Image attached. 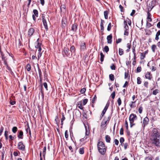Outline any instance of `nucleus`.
I'll use <instances>...</instances> for the list:
<instances>
[{"instance_id": "1", "label": "nucleus", "mask_w": 160, "mask_h": 160, "mask_svg": "<svg viewBox=\"0 0 160 160\" xmlns=\"http://www.w3.org/2000/svg\"><path fill=\"white\" fill-rule=\"evenodd\" d=\"M151 140L152 143L157 147H160L159 138L160 134L158 129L155 128L152 131Z\"/></svg>"}, {"instance_id": "2", "label": "nucleus", "mask_w": 160, "mask_h": 160, "mask_svg": "<svg viewBox=\"0 0 160 160\" xmlns=\"http://www.w3.org/2000/svg\"><path fill=\"white\" fill-rule=\"evenodd\" d=\"M97 147L99 152L102 155H104L106 153L107 147L102 142L99 141L97 144Z\"/></svg>"}, {"instance_id": "3", "label": "nucleus", "mask_w": 160, "mask_h": 160, "mask_svg": "<svg viewBox=\"0 0 160 160\" xmlns=\"http://www.w3.org/2000/svg\"><path fill=\"white\" fill-rule=\"evenodd\" d=\"M156 1L152 0L147 4V9L148 11H151L155 5Z\"/></svg>"}, {"instance_id": "4", "label": "nucleus", "mask_w": 160, "mask_h": 160, "mask_svg": "<svg viewBox=\"0 0 160 160\" xmlns=\"http://www.w3.org/2000/svg\"><path fill=\"white\" fill-rule=\"evenodd\" d=\"M63 52H62V54L64 57L65 56L70 57L72 55V54H71L68 52V48L67 47H64L63 50Z\"/></svg>"}, {"instance_id": "5", "label": "nucleus", "mask_w": 160, "mask_h": 160, "mask_svg": "<svg viewBox=\"0 0 160 160\" xmlns=\"http://www.w3.org/2000/svg\"><path fill=\"white\" fill-rule=\"evenodd\" d=\"M67 18L66 17H63L62 20V28L64 29L67 26Z\"/></svg>"}, {"instance_id": "6", "label": "nucleus", "mask_w": 160, "mask_h": 160, "mask_svg": "<svg viewBox=\"0 0 160 160\" xmlns=\"http://www.w3.org/2000/svg\"><path fill=\"white\" fill-rule=\"evenodd\" d=\"M18 149L20 150L24 151L25 150V146L23 144L22 141L19 142L18 143Z\"/></svg>"}, {"instance_id": "7", "label": "nucleus", "mask_w": 160, "mask_h": 160, "mask_svg": "<svg viewBox=\"0 0 160 160\" xmlns=\"http://www.w3.org/2000/svg\"><path fill=\"white\" fill-rule=\"evenodd\" d=\"M137 119V117L136 115L133 113L131 114L129 117V120L130 122H134Z\"/></svg>"}, {"instance_id": "8", "label": "nucleus", "mask_w": 160, "mask_h": 160, "mask_svg": "<svg viewBox=\"0 0 160 160\" xmlns=\"http://www.w3.org/2000/svg\"><path fill=\"white\" fill-rule=\"evenodd\" d=\"M86 49V43L84 41L80 43V50L81 51H84Z\"/></svg>"}, {"instance_id": "9", "label": "nucleus", "mask_w": 160, "mask_h": 160, "mask_svg": "<svg viewBox=\"0 0 160 160\" xmlns=\"http://www.w3.org/2000/svg\"><path fill=\"white\" fill-rule=\"evenodd\" d=\"M149 119L147 117H146L145 118H144L143 121V125H142V127L143 128H144V127L147 125L149 122Z\"/></svg>"}, {"instance_id": "10", "label": "nucleus", "mask_w": 160, "mask_h": 160, "mask_svg": "<svg viewBox=\"0 0 160 160\" xmlns=\"http://www.w3.org/2000/svg\"><path fill=\"white\" fill-rule=\"evenodd\" d=\"M18 138L22 139L23 138V133L22 130H19L18 131Z\"/></svg>"}, {"instance_id": "11", "label": "nucleus", "mask_w": 160, "mask_h": 160, "mask_svg": "<svg viewBox=\"0 0 160 160\" xmlns=\"http://www.w3.org/2000/svg\"><path fill=\"white\" fill-rule=\"evenodd\" d=\"M112 35L111 34L107 37V43L109 44H111L112 41Z\"/></svg>"}, {"instance_id": "12", "label": "nucleus", "mask_w": 160, "mask_h": 160, "mask_svg": "<svg viewBox=\"0 0 160 160\" xmlns=\"http://www.w3.org/2000/svg\"><path fill=\"white\" fill-rule=\"evenodd\" d=\"M34 29L33 28H30L28 30V34L29 37H31L32 35L34 32Z\"/></svg>"}, {"instance_id": "13", "label": "nucleus", "mask_w": 160, "mask_h": 160, "mask_svg": "<svg viewBox=\"0 0 160 160\" xmlns=\"http://www.w3.org/2000/svg\"><path fill=\"white\" fill-rule=\"evenodd\" d=\"M78 28V25L76 23H74L72 25L71 28V30L74 32H75Z\"/></svg>"}, {"instance_id": "14", "label": "nucleus", "mask_w": 160, "mask_h": 160, "mask_svg": "<svg viewBox=\"0 0 160 160\" xmlns=\"http://www.w3.org/2000/svg\"><path fill=\"white\" fill-rule=\"evenodd\" d=\"M145 77L146 78L148 79L149 80H151L152 78V75L151 74L150 72H147L145 75Z\"/></svg>"}, {"instance_id": "15", "label": "nucleus", "mask_w": 160, "mask_h": 160, "mask_svg": "<svg viewBox=\"0 0 160 160\" xmlns=\"http://www.w3.org/2000/svg\"><path fill=\"white\" fill-rule=\"evenodd\" d=\"M42 22L45 30L46 31H47L48 29V27L47 25L46 20H43L42 21Z\"/></svg>"}, {"instance_id": "16", "label": "nucleus", "mask_w": 160, "mask_h": 160, "mask_svg": "<svg viewBox=\"0 0 160 160\" xmlns=\"http://www.w3.org/2000/svg\"><path fill=\"white\" fill-rule=\"evenodd\" d=\"M82 101H79L78 102L77 105L78 108H79L80 109L83 110V107L82 106Z\"/></svg>"}, {"instance_id": "17", "label": "nucleus", "mask_w": 160, "mask_h": 160, "mask_svg": "<svg viewBox=\"0 0 160 160\" xmlns=\"http://www.w3.org/2000/svg\"><path fill=\"white\" fill-rule=\"evenodd\" d=\"M104 23V21L101 19V22L100 23V28H101V30L102 32H103L104 29V27L103 25V23Z\"/></svg>"}, {"instance_id": "18", "label": "nucleus", "mask_w": 160, "mask_h": 160, "mask_svg": "<svg viewBox=\"0 0 160 160\" xmlns=\"http://www.w3.org/2000/svg\"><path fill=\"white\" fill-rule=\"evenodd\" d=\"M104 119H103V121L101 123V127L102 128H104L107 126V122L106 121H104Z\"/></svg>"}, {"instance_id": "19", "label": "nucleus", "mask_w": 160, "mask_h": 160, "mask_svg": "<svg viewBox=\"0 0 160 160\" xmlns=\"http://www.w3.org/2000/svg\"><path fill=\"white\" fill-rule=\"evenodd\" d=\"M111 139V138L109 135H106L105 136V140L107 142L110 143V142Z\"/></svg>"}, {"instance_id": "20", "label": "nucleus", "mask_w": 160, "mask_h": 160, "mask_svg": "<svg viewBox=\"0 0 160 160\" xmlns=\"http://www.w3.org/2000/svg\"><path fill=\"white\" fill-rule=\"evenodd\" d=\"M70 50L72 54V53H74L75 52L76 49L75 47L73 45L70 48Z\"/></svg>"}, {"instance_id": "21", "label": "nucleus", "mask_w": 160, "mask_h": 160, "mask_svg": "<svg viewBox=\"0 0 160 160\" xmlns=\"http://www.w3.org/2000/svg\"><path fill=\"white\" fill-rule=\"evenodd\" d=\"M40 90L41 92V93L42 97V99H43L44 98V91L42 88V85H41Z\"/></svg>"}, {"instance_id": "22", "label": "nucleus", "mask_w": 160, "mask_h": 160, "mask_svg": "<svg viewBox=\"0 0 160 160\" xmlns=\"http://www.w3.org/2000/svg\"><path fill=\"white\" fill-rule=\"evenodd\" d=\"M100 60L101 62H102L104 60V55L103 54L102 52H101L100 53Z\"/></svg>"}, {"instance_id": "23", "label": "nucleus", "mask_w": 160, "mask_h": 160, "mask_svg": "<svg viewBox=\"0 0 160 160\" xmlns=\"http://www.w3.org/2000/svg\"><path fill=\"white\" fill-rule=\"evenodd\" d=\"M160 35V30H159L157 33L156 35L155 39L158 41L159 39V36Z\"/></svg>"}, {"instance_id": "24", "label": "nucleus", "mask_w": 160, "mask_h": 160, "mask_svg": "<svg viewBox=\"0 0 160 160\" xmlns=\"http://www.w3.org/2000/svg\"><path fill=\"white\" fill-rule=\"evenodd\" d=\"M33 13L34 14H33L32 15H34L37 17H38V12L37 10L34 9L33 11Z\"/></svg>"}, {"instance_id": "25", "label": "nucleus", "mask_w": 160, "mask_h": 160, "mask_svg": "<svg viewBox=\"0 0 160 160\" xmlns=\"http://www.w3.org/2000/svg\"><path fill=\"white\" fill-rule=\"evenodd\" d=\"M108 12L107 11H105L104 12V15L105 19H107Z\"/></svg>"}, {"instance_id": "26", "label": "nucleus", "mask_w": 160, "mask_h": 160, "mask_svg": "<svg viewBox=\"0 0 160 160\" xmlns=\"http://www.w3.org/2000/svg\"><path fill=\"white\" fill-rule=\"evenodd\" d=\"M18 129L16 127V126L12 128V132L14 133H15L17 131Z\"/></svg>"}, {"instance_id": "27", "label": "nucleus", "mask_w": 160, "mask_h": 160, "mask_svg": "<svg viewBox=\"0 0 160 160\" xmlns=\"http://www.w3.org/2000/svg\"><path fill=\"white\" fill-rule=\"evenodd\" d=\"M127 47L128 49L126 50L127 52H129L130 51V49L131 47V45L130 43H128L127 44Z\"/></svg>"}, {"instance_id": "28", "label": "nucleus", "mask_w": 160, "mask_h": 160, "mask_svg": "<svg viewBox=\"0 0 160 160\" xmlns=\"http://www.w3.org/2000/svg\"><path fill=\"white\" fill-rule=\"evenodd\" d=\"M46 146L44 147L43 151L42 152L43 157H44V159L45 158V155L46 154Z\"/></svg>"}, {"instance_id": "29", "label": "nucleus", "mask_w": 160, "mask_h": 160, "mask_svg": "<svg viewBox=\"0 0 160 160\" xmlns=\"http://www.w3.org/2000/svg\"><path fill=\"white\" fill-rule=\"evenodd\" d=\"M109 51V48L108 46H105L104 49H103V51L105 52L106 53H107Z\"/></svg>"}, {"instance_id": "30", "label": "nucleus", "mask_w": 160, "mask_h": 160, "mask_svg": "<svg viewBox=\"0 0 160 160\" xmlns=\"http://www.w3.org/2000/svg\"><path fill=\"white\" fill-rule=\"evenodd\" d=\"M119 53L120 55L121 56L123 54L124 51L121 48L119 49Z\"/></svg>"}, {"instance_id": "31", "label": "nucleus", "mask_w": 160, "mask_h": 160, "mask_svg": "<svg viewBox=\"0 0 160 160\" xmlns=\"http://www.w3.org/2000/svg\"><path fill=\"white\" fill-rule=\"evenodd\" d=\"M109 79L112 81H113L114 79V76L112 74H110L109 75Z\"/></svg>"}, {"instance_id": "32", "label": "nucleus", "mask_w": 160, "mask_h": 160, "mask_svg": "<svg viewBox=\"0 0 160 160\" xmlns=\"http://www.w3.org/2000/svg\"><path fill=\"white\" fill-rule=\"evenodd\" d=\"M55 121L56 124L58 125L60 121L58 119V116H57L55 117Z\"/></svg>"}, {"instance_id": "33", "label": "nucleus", "mask_w": 160, "mask_h": 160, "mask_svg": "<svg viewBox=\"0 0 160 160\" xmlns=\"http://www.w3.org/2000/svg\"><path fill=\"white\" fill-rule=\"evenodd\" d=\"M79 152L80 154H83L84 153V148H80L79 149Z\"/></svg>"}, {"instance_id": "34", "label": "nucleus", "mask_w": 160, "mask_h": 160, "mask_svg": "<svg viewBox=\"0 0 160 160\" xmlns=\"http://www.w3.org/2000/svg\"><path fill=\"white\" fill-rule=\"evenodd\" d=\"M26 69L28 71H29L31 69V67L30 64H28L26 66Z\"/></svg>"}, {"instance_id": "35", "label": "nucleus", "mask_w": 160, "mask_h": 160, "mask_svg": "<svg viewBox=\"0 0 160 160\" xmlns=\"http://www.w3.org/2000/svg\"><path fill=\"white\" fill-rule=\"evenodd\" d=\"M97 100V97L96 95H95L93 98H92V103L94 104L95 103V101Z\"/></svg>"}, {"instance_id": "36", "label": "nucleus", "mask_w": 160, "mask_h": 160, "mask_svg": "<svg viewBox=\"0 0 160 160\" xmlns=\"http://www.w3.org/2000/svg\"><path fill=\"white\" fill-rule=\"evenodd\" d=\"M38 73L39 75V77L42 76V72L41 69L39 68V67L38 65Z\"/></svg>"}, {"instance_id": "37", "label": "nucleus", "mask_w": 160, "mask_h": 160, "mask_svg": "<svg viewBox=\"0 0 160 160\" xmlns=\"http://www.w3.org/2000/svg\"><path fill=\"white\" fill-rule=\"evenodd\" d=\"M159 90L158 89H156L154 90L152 92V94L154 95H156L157 94L159 93Z\"/></svg>"}, {"instance_id": "38", "label": "nucleus", "mask_w": 160, "mask_h": 160, "mask_svg": "<svg viewBox=\"0 0 160 160\" xmlns=\"http://www.w3.org/2000/svg\"><path fill=\"white\" fill-rule=\"evenodd\" d=\"M124 138H123L121 137L120 138V142L121 143V145H122V144H123V142H124Z\"/></svg>"}, {"instance_id": "39", "label": "nucleus", "mask_w": 160, "mask_h": 160, "mask_svg": "<svg viewBox=\"0 0 160 160\" xmlns=\"http://www.w3.org/2000/svg\"><path fill=\"white\" fill-rule=\"evenodd\" d=\"M156 45L155 44L152 45V52H155V50L156 48Z\"/></svg>"}, {"instance_id": "40", "label": "nucleus", "mask_w": 160, "mask_h": 160, "mask_svg": "<svg viewBox=\"0 0 160 160\" xmlns=\"http://www.w3.org/2000/svg\"><path fill=\"white\" fill-rule=\"evenodd\" d=\"M136 47V45H134V44H133L132 45V52L133 54L136 53H135V48Z\"/></svg>"}, {"instance_id": "41", "label": "nucleus", "mask_w": 160, "mask_h": 160, "mask_svg": "<svg viewBox=\"0 0 160 160\" xmlns=\"http://www.w3.org/2000/svg\"><path fill=\"white\" fill-rule=\"evenodd\" d=\"M65 117L63 115V113H62V118L61 119V123L62 125V124H63V121H64L65 120Z\"/></svg>"}, {"instance_id": "42", "label": "nucleus", "mask_w": 160, "mask_h": 160, "mask_svg": "<svg viewBox=\"0 0 160 160\" xmlns=\"http://www.w3.org/2000/svg\"><path fill=\"white\" fill-rule=\"evenodd\" d=\"M137 72H140L142 70V68L141 66L138 67L137 68Z\"/></svg>"}, {"instance_id": "43", "label": "nucleus", "mask_w": 160, "mask_h": 160, "mask_svg": "<svg viewBox=\"0 0 160 160\" xmlns=\"http://www.w3.org/2000/svg\"><path fill=\"white\" fill-rule=\"evenodd\" d=\"M140 54V59H141L142 60L145 57L146 55L145 54H144L143 53H141Z\"/></svg>"}, {"instance_id": "44", "label": "nucleus", "mask_w": 160, "mask_h": 160, "mask_svg": "<svg viewBox=\"0 0 160 160\" xmlns=\"http://www.w3.org/2000/svg\"><path fill=\"white\" fill-rule=\"evenodd\" d=\"M137 80L138 84H140L142 82L140 77H138L137 78Z\"/></svg>"}, {"instance_id": "45", "label": "nucleus", "mask_w": 160, "mask_h": 160, "mask_svg": "<svg viewBox=\"0 0 160 160\" xmlns=\"http://www.w3.org/2000/svg\"><path fill=\"white\" fill-rule=\"evenodd\" d=\"M42 45V44L41 43H38L37 44V45H35V47L36 48H38L39 47H41Z\"/></svg>"}, {"instance_id": "46", "label": "nucleus", "mask_w": 160, "mask_h": 160, "mask_svg": "<svg viewBox=\"0 0 160 160\" xmlns=\"http://www.w3.org/2000/svg\"><path fill=\"white\" fill-rule=\"evenodd\" d=\"M111 23L110 22L109 23L108 28H107V30L108 31H110L111 30Z\"/></svg>"}, {"instance_id": "47", "label": "nucleus", "mask_w": 160, "mask_h": 160, "mask_svg": "<svg viewBox=\"0 0 160 160\" xmlns=\"http://www.w3.org/2000/svg\"><path fill=\"white\" fill-rule=\"evenodd\" d=\"M111 97L112 98L114 99L115 97V91H113L112 93L111 94Z\"/></svg>"}, {"instance_id": "48", "label": "nucleus", "mask_w": 160, "mask_h": 160, "mask_svg": "<svg viewBox=\"0 0 160 160\" xmlns=\"http://www.w3.org/2000/svg\"><path fill=\"white\" fill-rule=\"evenodd\" d=\"M124 125L126 128V129H128V122L126 120H125L124 123Z\"/></svg>"}, {"instance_id": "49", "label": "nucleus", "mask_w": 160, "mask_h": 160, "mask_svg": "<svg viewBox=\"0 0 160 160\" xmlns=\"http://www.w3.org/2000/svg\"><path fill=\"white\" fill-rule=\"evenodd\" d=\"M88 99H85L83 101V105H85L88 102Z\"/></svg>"}, {"instance_id": "50", "label": "nucleus", "mask_w": 160, "mask_h": 160, "mask_svg": "<svg viewBox=\"0 0 160 160\" xmlns=\"http://www.w3.org/2000/svg\"><path fill=\"white\" fill-rule=\"evenodd\" d=\"M117 102L118 106H120L122 103V101L120 98H119L117 100Z\"/></svg>"}, {"instance_id": "51", "label": "nucleus", "mask_w": 160, "mask_h": 160, "mask_svg": "<svg viewBox=\"0 0 160 160\" xmlns=\"http://www.w3.org/2000/svg\"><path fill=\"white\" fill-rule=\"evenodd\" d=\"M5 153V152L4 149V147L3 148V149L2 150V159H3L4 158V154Z\"/></svg>"}, {"instance_id": "52", "label": "nucleus", "mask_w": 160, "mask_h": 160, "mask_svg": "<svg viewBox=\"0 0 160 160\" xmlns=\"http://www.w3.org/2000/svg\"><path fill=\"white\" fill-rule=\"evenodd\" d=\"M4 135L6 139L7 140L8 139V132L7 131H5Z\"/></svg>"}, {"instance_id": "53", "label": "nucleus", "mask_w": 160, "mask_h": 160, "mask_svg": "<svg viewBox=\"0 0 160 160\" xmlns=\"http://www.w3.org/2000/svg\"><path fill=\"white\" fill-rule=\"evenodd\" d=\"M86 91V88H82L81 89L80 92L81 93L83 94Z\"/></svg>"}, {"instance_id": "54", "label": "nucleus", "mask_w": 160, "mask_h": 160, "mask_svg": "<svg viewBox=\"0 0 160 160\" xmlns=\"http://www.w3.org/2000/svg\"><path fill=\"white\" fill-rule=\"evenodd\" d=\"M142 106H140L139 107L138 109V112L140 114H141L142 113Z\"/></svg>"}, {"instance_id": "55", "label": "nucleus", "mask_w": 160, "mask_h": 160, "mask_svg": "<svg viewBox=\"0 0 160 160\" xmlns=\"http://www.w3.org/2000/svg\"><path fill=\"white\" fill-rule=\"evenodd\" d=\"M109 105V102H108L106 103L105 106V107L104 109L107 110L108 108Z\"/></svg>"}, {"instance_id": "56", "label": "nucleus", "mask_w": 160, "mask_h": 160, "mask_svg": "<svg viewBox=\"0 0 160 160\" xmlns=\"http://www.w3.org/2000/svg\"><path fill=\"white\" fill-rule=\"evenodd\" d=\"M152 26V25L151 23L147 22V23H146V26L148 28H149L151 27Z\"/></svg>"}, {"instance_id": "57", "label": "nucleus", "mask_w": 160, "mask_h": 160, "mask_svg": "<svg viewBox=\"0 0 160 160\" xmlns=\"http://www.w3.org/2000/svg\"><path fill=\"white\" fill-rule=\"evenodd\" d=\"M4 128L2 126H1L0 129V136L2 135V133L3 132Z\"/></svg>"}, {"instance_id": "58", "label": "nucleus", "mask_w": 160, "mask_h": 160, "mask_svg": "<svg viewBox=\"0 0 160 160\" xmlns=\"http://www.w3.org/2000/svg\"><path fill=\"white\" fill-rule=\"evenodd\" d=\"M119 8L121 12H122L124 11V9H123V7L121 5H119Z\"/></svg>"}, {"instance_id": "59", "label": "nucleus", "mask_w": 160, "mask_h": 160, "mask_svg": "<svg viewBox=\"0 0 160 160\" xmlns=\"http://www.w3.org/2000/svg\"><path fill=\"white\" fill-rule=\"evenodd\" d=\"M127 23L128 24L129 26H130L131 25V21L128 18H127Z\"/></svg>"}, {"instance_id": "60", "label": "nucleus", "mask_w": 160, "mask_h": 160, "mask_svg": "<svg viewBox=\"0 0 160 160\" xmlns=\"http://www.w3.org/2000/svg\"><path fill=\"white\" fill-rule=\"evenodd\" d=\"M110 68L111 69L115 70L116 69V66L113 64H112V65L110 66Z\"/></svg>"}, {"instance_id": "61", "label": "nucleus", "mask_w": 160, "mask_h": 160, "mask_svg": "<svg viewBox=\"0 0 160 160\" xmlns=\"http://www.w3.org/2000/svg\"><path fill=\"white\" fill-rule=\"evenodd\" d=\"M124 148L125 150H126L128 148V145L127 143H125L124 144Z\"/></svg>"}, {"instance_id": "62", "label": "nucleus", "mask_w": 160, "mask_h": 160, "mask_svg": "<svg viewBox=\"0 0 160 160\" xmlns=\"http://www.w3.org/2000/svg\"><path fill=\"white\" fill-rule=\"evenodd\" d=\"M43 85L47 90H48V85L46 82H45L43 83Z\"/></svg>"}, {"instance_id": "63", "label": "nucleus", "mask_w": 160, "mask_h": 160, "mask_svg": "<svg viewBox=\"0 0 160 160\" xmlns=\"http://www.w3.org/2000/svg\"><path fill=\"white\" fill-rule=\"evenodd\" d=\"M9 141L13 140L14 139V137H12L11 135H10L9 136Z\"/></svg>"}, {"instance_id": "64", "label": "nucleus", "mask_w": 160, "mask_h": 160, "mask_svg": "<svg viewBox=\"0 0 160 160\" xmlns=\"http://www.w3.org/2000/svg\"><path fill=\"white\" fill-rule=\"evenodd\" d=\"M123 129L122 128L120 131V134L121 135L123 134Z\"/></svg>"}]
</instances>
